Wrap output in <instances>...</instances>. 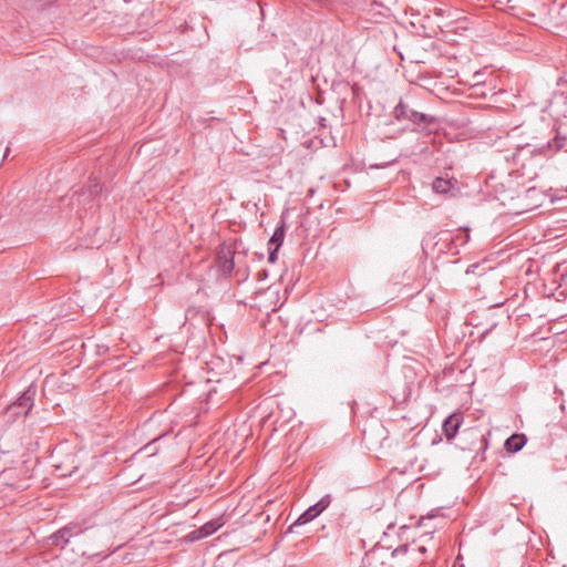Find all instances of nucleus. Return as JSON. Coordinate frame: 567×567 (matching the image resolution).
Instances as JSON below:
<instances>
[{
  "mask_svg": "<svg viewBox=\"0 0 567 567\" xmlns=\"http://www.w3.org/2000/svg\"><path fill=\"white\" fill-rule=\"evenodd\" d=\"M463 449L464 450H468V451H475V446L474 445L464 446Z\"/></svg>",
  "mask_w": 567,
  "mask_h": 567,
  "instance_id": "20",
  "label": "nucleus"
},
{
  "mask_svg": "<svg viewBox=\"0 0 567 567\" xmlns=\"http://www.w3.org/2000/svg\"><path fill=\"white\" fill-rule=\"evenodd\" d=\"M194 328L208 329L212 324V317L207 310L198 307H188L185 311V323Z\"/></svg>",
  "mask_w": 567,
  "mask_h": 567,
  "instance_id": "4",
  "label": "nucleus"
},
{
  "mask_svg": "<svg viewBox=\"0 0 567 567\" xmlns=\"http://www.w3.org/2000/svg\"><path fill=\"white\" fill-rule=\"evenodd\" d=\"M103 192V185L96 176H90L87 184L78 194V202L87 205Z\"/></svg>",
  "mask_w": 567,
  "mask_h": 567,
  "instance_id": "6",
  "label": "nucleus"
},
{
  "mask_svg": "<svg viewBox=\"0 0 567 567\" xmlns=\"http://www.w3.org/2000/svg\"><path fill=\"white\" fill-rule=\"evenodd\" d=\"M462 435L467 436L468 439H474V440L478 441V443H480L478 450L482 451L483 453L487 450V446H488L487 437L478 429L473 427V429L464 430Z\"/></svg>",
  "mask_w": 567,
  "mask_h": 567,
  "instance_id": "11",
  "label": "nucleus"
},
{
  "mask_svg": "<svg viewBox=\"0 0 567 567\" xmlns=\"http://www.w3.org/2000/svg\"><path fill=\"white\" fill-rule=\"evenodd\" d=\"M40 3L42 4H47V3H53L55 2L56 0H38Z\"/></svg>",
  "mask_w": 567,
  "mask_h": 567,
  "instance_id": "19",
  "label": "nucleus"
},
{
  "mask_svg": "<svg viewBox=\"0 0 567 567\" xmlns=\"http://www.w3.org/2000/svg\"><path fill=\"white\" fill-rule=\"evenodd\" d=\"M564 567H567V566H564Z\"/></svg>",
  "mask_w": 567,
  "mask_h": 567,
  "instance_id": "24",
  "label": "nucleus"
},
{
  "mask_svg": "<svg viewBox=\"0 0 567 567\" xmlns=\"http://www.w3.org/2000/svg\"><path fill=\"white\" fill-rule=\"evenodd\" d=\"M186 538L190 542H196V540H199L202 538H205L204 535H202V532L199 530V528L190 532Z\"/></svg>",
  "mask_w": 567,
  "mask_h": 567,
  "instance_id": "16",
  "label": "nucleus"
},
{
  "mask_svg": "<svg viewBox=\"0 0 567 567\" xmlns=\"http://www.w3.org/2000/svg\"><path fill=\"white\" fill-rule=\"evenodd\" d=\"M223 525V518L219 517L207 522L202 527H199V530L202 532V535H204V537H207L217 532Z\"/></svg>",
  "mask_w": 567,
  "mask_h": 567,
  "instance_id": "14",
  "label": "nucleus"
},
{
  "mask_svg": "<svg viewBox=\"0 0 567 567\" xmlns=\"http://www.w3.org/2000/svg\"><path fill=\"white\" fill-rule=\"evenodd\" d=\"M406 549H408V546L404 545V546H400L395 551H398V550L406 551Z\"/></svg>",
  "mask_w": 567,
  "mask_h": 567,
  "instance_id": "21",
  "label": "nucleus"
},
{
  "mask_svg": "<svg viewBox=\"0 0 567 567\" xmlns=\"http://www.w3.org/2000/svg\"><path fill=\"white\" fill-rule=\"evenodd\" d=\"M526 441L525 434L515 433L505 441L504 446L508 452L516 453L524 447Z\"/></svg>",
  "mask_w": 567,
  "mask_h": 567,
  "instance_id": "10",
  "label": "nucleus"
},
{
  "mask_svg": "<svg viewBox=\"0 0 567 567\" xmlns=\"http://www.w3.org/2000/svg\"><path fill=\"white\" fill-rule=\"evenodd\" d=\"M457 181L455 178L436 177L432 183V189L436 194L447 195L456 189Z\"/></svg>",
  "mask_w": 567,
  "mask_h": 567,
  "instance_id": "9",
  "label": "nucleus"
},
{
  "mask_svg": "<svg viewBox=\"0 0 567 567\" xmlns=\"http://www.w3.org/2000/svg\"><path fill=\"white\" fill-rule=\"evenodd\" d=\"M425 550H426L425 547H420L421 553H425Z\"/></svg>",
  "mask_w": 567,
  "mask_h": 567,
  "instance_id": "22",
  "label": "nucleus"
},
{
  "mask_svg": "<svg viewBox=\"0 0 567 567\" xmlns=\"http://www.w3.org/2000/svg\"><path fill=\"white\" fill-rule=\"evenodd\" d=\"M277 252H278V250H276V247L269 246V257H268V260L270 262H275L277 260Z\"/></svg>",
  "mask_w": 567,
  "mask_h": 567,
  "instance_id": "17",
  "label": "nucleus"
},
{
  "mask_svg": "<svg viewBox=\"0 0 567 567\" xmlns=\"http://www.w3.org/2000/svg\"><path fill=\"white\" fill-rule=\"evenodd\" d=\"M286 235V224L281 220L280 225L275 229L272 236L269 239V246L276 247V250H279L281 247Z\"/></svg>",
  "mask_w": 567,
  "mask_h": 567,
  "instance_id": "12",
  "label": "nucleus"
},
{
  "mask_svg": "<svg viewBox=\"0 0 567 567\" xmlns=\"http://www.w3.org/2000/svg\"><path fill=\"white\" fill-rule=\"evenodd\" d=\"M66 529L60 528L58 532H55L49 537L51 545L64 548L70 542V537L66 536Z\"/></svg>",
  "mask_w": 567,
  "mask_h": 567,
  "instance_id": "13",
  "label": "nucleus"
},
{
  "mask_svg": "<svg viewBox=\"0 0 567 567\" xmlns=\"http://www.w3.org/2000/svg\"><path fill=\"white\" fill-rule=\"evenodd\" d=\"M557 151L567 152V135L557 130L551 141L546 144L538 143L536 140L518 145L509 156H505L506 161L511 163L516 169H524L526 162L532 159L535 155L550 156Z\"/></svg>",
  "mask_w": 567,
  "mask_h": 567,
  "instance_id": "1",
  "label": "nucleus"
},
{
  "mask_svg": "<svg viewBox=\"0 0 567 567\" xmlns=\"http://www.w3.org/2000/svg\"><path fill=\"white\" fill-rule=\"evenodd\" d=\"M35 393V385H29L28 389L18 398V400L8 406L7 413L10 416L27 415L33 406Z\"/></svg>",
  "mask_w": 567,
  "mask_h": 567,
  "instance_id": "3",
  "label": "nucleus"
},
{
  "mask_svg": "<svg viewBox=\"0 0 567 567\" xmlns=\"http://www.w3.org/2000/svg\"><path fill=\"white\" fill-rule=\"evenodd\" d=\"M234 257L235 251H233L230 247L224 244L218 247L216 266L223 276L229 277L231 275L235 267Z\"/></svg>",
  "mask_w": 567,
  "mask_h": 567,
  "instance_id": "5",
  "label": "nucleus"
},
{
  "mask_svg": "<svg viewBox=\"0 0 567 567\" xmlns=\"http://www.w3.org/2000/svg\"><path fill=\"white\" fill-rule=\"evenodd\" d=\"M393 116L399 122L408 121L413 131L430 133L437 125V118L434 115L420 112L403 100H400L394 107Z\"/></svg>",
  "mask_w": 567,
  "mask_h": 567,
  "instance_id": "2",
  "label": "nucleus"
},
{
  "mask_svg": "<svg viewBox=\"0 0 567 567\" xmlns=\"http://www.w3.org/2000/svg\"><path fill=\"white\" fill-rule=\"evenodd\" d=\"M62 529H66L68 530V534L66 536H69L70 538L73 537V536H76L79 534H81L83 532V529L75 523H71L64 527H62Z\"/></svg>",
  "mask_w": 567,
  "mask_h": 567,
  "instance_id": "15",
  "label": "nucleus"
},
{
  "mask_svg": "<svg viewBox=\"0 0 567 567\" xmlns=\"http://www.w3.org/2000/svg\"><path fill=\"white\" fill-rule=\"evenodd\" d=\"M151 445H152V443H151V444L145 445V447H144V449H145V450H148V449H151Z\"/></svg>",
  "mask_w": 567,
  "mask_h": 567,
  "instance_id": "23",
  "label": "nucleus"
},
{
  "mask_svg": "<svg viewBox=\"0 0 567 567\" xmlns=\"http://www.w3.org/2000/svg\"><path fill=\"white\" fill-rule=\"evenodd\" d=\"M331 503V496L329 494L324 495L321 499H319L316 504L311 505L308 509H306L299 518L296 520L293 525H302L313 520L318 517L326 508L329 507Z\"/></svg>",
  "mask_w": 567,
  "mask_h": 567,
  "instance_id": "7",
  "label": "nucleus"
},
{
  "mask_svg": "<svg viewBox=\"0 0 567 567\" xmlns=\"http://www.w3.org/2000/svg\"><path fill=\"white\" fill-rule=\"evenodd\" d=\"M463 423V413L454 412L449 415L442 425L444 435L449 442H451L457 434L461 424Z\"/></svg>",
  "mask_w": 567,
  "mask_h": 567,
  "instance_id": "8",
  "label": "nucleus"
},
{
  "mask_svg": "<svg viewBox=\"0 0 567 567\" xmlns=\"http://www.w3.org/2000/svg\"><path fill=\"white\" fill-rule=\"evenodd\" d=\"M265 278H267V271L266 270H260L257 272V279L258 280H264Z\"/></svg>",
  "mask_w": 567,
  "mask_h": 567,
  "instance_id": "18",
  "label": "nucleus"
}]
</instances>
